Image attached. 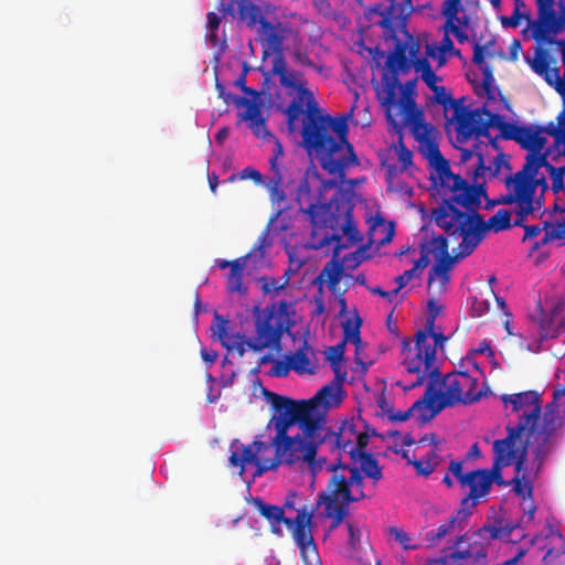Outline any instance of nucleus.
Here are the masks:
<instances>
[{
	"mask_svg": "<svg viewBox=\"0 0 565 565\" xmlns=\"http://www.w3.org/2000/svg\"><path fill=\"white\" fill-rule=\"evenodd\" d=\"M492 467L488 468L489 484H497L500 488H507L512 484V479L508 480L503 477V469L509 467V460H503L500 451L498 450L494 441L492 443Z\"/></svg>",
	"mask_w": 565,
	"mask_h": 565,
	"instance_id": "obj_46",
	"label": "nucleus"
},
{
	"mask_svg": "<svg viewBox=\"0 0 565 565\" xmlns=\"http://www.w3.org/2000/svg\"><path fill=\"white\" fill-rule=\"evenodd\" d=\"M526 62L531 66V68L540 76L544 78V81L553 86L556 92L562 96L563 108L559 113V120L562 125H564L565 120V73L563 77L559 76V70L556 66H551L552 57L548 54V51L541 45L535 47L533 58H526Z\"/></svg>",
	"mask_w": 565,
	"mask_h": 565,
	"instance_id": "obj_21",
	"label": "nucleus"
},
{
	"mask_svg": "<svg viewBox=\"0 0 565 565\" xmlns=\"http://www.w3.org/2000/svg\"><path fill=\"white\" fill-rule=\"evenodd\" d=\"M419 45L416 42L411 44L397 41L395 49L386 58L385 72L382 76V95L386 104L393 105L395 90L398 88V76L408 74L412 71V61L418 54Z\"/></svg>",
	"mask_w": 565,
	"mask_h": 565,
	"instance_id": "obj_16",
	"label": "nucleus"
},
{
	"mask_svg": "<svg viewBox=\"0 0 565 565\" xmlns=\"http://www.w3.org/2000/svg\"><path fill=\"white\" fill-rule=\"evenodd\" d=\"M484 195L482 185L466 183L443 196L440 204L433 209L435 223L449 236L461 238L458 247H478L487 236L484 220L478 212Z\"/></svg>",
	"mask_w": 565,
	"mask_h": 565,
	"instance_id": "obj_2",
	"label": "nucleus"
},
{
	"mask_svg": "<svg viewBox=\"0 0 565 565\" xmlns=\"http://www.w3.org/2000/svg\"><path fill=\"white\" fill-rule=\"evenodd\" d=\"M252 318L255 334L242 337L248 341L254 353H263L265 349L279 352L285 337H289L292 341L305 339V329L301 334L299 331H294L298 323L295 300L280 298L268 302L265 307L254 305Z\"/></svg>",
	"mask_w": 565,
	"mask_h": 565,
	"instance_id": "obj_3",
	"label": "nucleus"
},
{
	"mask_svg": "<svg viewBox=\"0 0 565 565\" xmlns=\"http://www.w3.org/2000/svg\"><path fill=\"white\" fill-rule=\"evenodd\" d=\"M359 435V428L353 417L344 416L334 426L324 425L317 431L306 434L312 450L327 446L331 455H345L350 445L356 443L354 438Z\"/></svg>",
	"mask_w": 565,
	"mask_h": 565,
	"instance_id": "obj_15",
	"label": "nucleus"
},
{
	"mask_svg": "<svg viewBox=\"0 0 565 565\" xmlns=\"http://www.w3.org/2000/svg\"><path fill=\"white\" fill-rule=\"evenodd\" d=\"M309 328H305V339L294 352H289L294 370L298 374H315L317 372L316 353L308 342Z\"/></svg>",
	"mask_w": 565,
	"mask_h": 565,
	"instance_id": "obj_33",
	"label": "nucleus"
},
{
	"mask_svg": "<svg viewBox=\"0 0 565 565\" xmlns=\"http://www.w3.org/2000/svg\"><path fill=\"white\" fill-rule=\"evenodd\" d=\"M397 124L398 126L395 129L403 126L409 127L419 143L436 139L437 131L435 127L425 122L424 113L418 108L401 114L397 118Z\"/></svg>",
	"mask_w": 565,
	"mask_h": 565,
	"instance_id": "obj_32",
	"label": "nucleus"
},
{
	"mask_svg": "<svg viewBox=\"0 0 565 565\" xmlns=\"http://www.w3.org/2000/svg\"><path fill=\"white\" fill-rule=\"evenodd\" d=\"M206 19H207L206 38L213 45H216L220 42L216 31L218 30L220 23L222 21V17L215 12H209L206 14Z\"/></svg>",
	"mask_w": 565,
	"mask_h": 565,
	"instance_id": "obj_64",
	"label": "nucleus"
},
{
	"mask_svg": "<svg viewBox=\"0 0 565 565\" xmlns=\"http://www.w3.org/2000/svg\"><path fill=\"white\" fill-rule=\"evenodd\" d=\"M417 78L407 81L404 85L398 81V88L395 90L393 105L383 100L382 87L377 89V99L385 110V116L391 126H398L397 118L401 114L417 109L416 105Z\"/></svg>",
	"mask_w": 565,
	"mask_h": 565,
	"instance_id": "obj_24",
	"label": "nucleus"
},
{
	"mask_svg": "<svg viewBox=\"0 0 565 565\" xmlns=\"http://www.w3.org/2000/svg\"><path fill=\"white\" fill-rule=\"evenodd\" d=\"M337 501L338 497H334L326 501L324 504L323 516L331 520L329 532L338 529L350 515V508L340 507L338 505Z\"/></svg>",
	"mask_w": 565,
	"mask_h": 565,
	"instance_id": "obj_50",
	"label": "nucleus"
},
{
	"mask_svg": "<svg viewBox=\"0 0 565 565\" xmlns=\"http://www.w3.org/2000/svg\"><path fill=\"white\" fill-rule=\"evenodd\" d=\"M480 499H477L470 492H467L461 499L459 508L456 509L457 514H461L463 519L469 520L472 514V508L478 504Z\"/></svg>",
	"mask_w": 565,
	"mask_h": 565,
	"instance_id": "obj_63",
	"label": "nucleus"
},
{
	"mask_svg": "<svg viewBox=\"0 0 565 565\" xmlns=\"http://www.w3.org/2000/svg\"><path fill=\"white\" fill-rule=\"evenodd\" d=\"M284 175L276 174L271 175L267 182V189L270 195V201L274 204H280L286 200V193L284 191Z\"/></svg>",
	"mask_w": 565,
	"mask_h": 565,
	"instance_id": "obj_57",
	"label": "nucleus"
},
{
	"mask_svg": "<svg viewBox=\"0 0 565 565\" xmlns=\"http://www.w3.org/2000/svg\"><path fill=\"white\" fill-rule=\"evenodd\" d=\"M488 546L467 531L456 535L429 565H488Z\"/></svg>",
	"mask_w": 565,
	"mask_h": 565,
	"instance_id": "obj_12",
	"label": "nucleus"
},
{
	"mask_svg": "<svg viewBox=\"0 0 565 565\" xmlns=\"http://www.w3.org/2000/svg\"><path fill=\"white\" fill-rule=\"evenodd\" d=\"M430 263L431 258L426 253L419 252V256L413 260L412 267L395 277V284L399 285V288H405L411 280L419 279Z\"/></svg>",
	"mask_w": 565,
	"mask_h": 565,
	"instance_id": "obj_47",
	"label": "nucleus"
},
{
	"mask_svg": "<svg viewBox=\"0 0 565 565\" xmlns=\"http://www.w3.org/2000/svg\"><path fill=\"white\" fill-rule=\"evenodd\" d=\"M254 384L260 386L262 396L265 402L269 405L271 416L266 425V431L268 437L265 439L264 435H257L250 444H243L239 439H233L230 445V457L231 462H250L258 456L269 449L274 451L278 446L285 445L292 438L290 435L291 429L298 428V425L289 414V409L286 408L280 401L275 397L274 391L262 384L260 379H256Z\"/></svg>",
	"mask_w": 565,
	"mask_h": 565,
	"instance_id": "obj_4",
	"label": "nucleus"
},
{
	"mask_svg": "<svg viewBox=\"0 0 565 565\" xmlns=\"http://www.w3.org/2000/svg\"><path fill=\"white\" fill-rule=\"evenodd\" d=\"M542 167L546 169L550 175L553 192L558 193L565 190V163L561 167H554L547 161V154H526L523 168L507 181L508 186L512 183L514 194L504 200L508 204L518 202L521 214H529L533 211V195L540 182L536 180V175Z\"/></svg>",
	"mask_w": 565,
	"mask_h": 565,
	"instance_id": "obj_7",
	"label": "nucleus"
},
{
	"mask_svg": "<svg viewBox=\"0 0 565 565\" xmlns=\"http://www.w3.org/2000/svg\"><path fill=\"white\" fill-rule=\"evenodd\" d=\"M434 93V100L441 105L447 111L448 109H451L452 111L457 108V105H460L463 99H455L452 96L447 93L446 88L444 86H438L435 89L431 90Z\"/></svg>",
	"mask_w": 565,
	"mask_h": 565,
	"instance_id": "obj_59",
	"label": "nucleus"
},
{
	"mask_svg": "<svg viewBox=\"0 0 565 565\" xmlns=\"http://www.w3.org/2000/svg\"><path fill=\"white\" fill-rule=\"evenodd\" d=\"M541 423L544 429V434L540 435L537 438H533V445L531 447L532 452L536 458H541L546 455V445L548 443V438L553 431V423L545 419V417L541 414Z\"/></svg>",
	"mask_w": 565,
	"mask_h": 565,
	"instance_id": "obj_54",
	"label": "nucleus"
},
{
	"mask_svg": "<svg viewBox=\"0 0 565 565\" xmlns=\"http://www.w3.org/2000/svg\"><path fill=\"white\" fill-rule=\"evenodd\" d=\"M499 131L502 139L515 141L521 148L529 151L527 154H542L541 151L547 142L545 134L554 137L557 141L565 142V120L564 125H562L559 114L556 117V124L551 121L545 127L539 125H518L505 121L503 116H501Z\"/></svg>",
	"mask_w": 565,
	"mask_h": 565,
	"instance_id": "obj_11",
	"label": "nucleus"
},
{
	"mask_svg": "<svg viewBox=\"0 0 565 565\" xmlns=\"http://www.w3.org/2000/svg\"><path fill=\"white\" fill-rule=\"evenodd\" d=\"M502 521H504L503 516H495L492 522L486 523L481 527L470 532L488 547L492 541L508 542L504 535Z\"/></svg>",
	"mask_w": 565,
	"mask_h": 565,
	"instance_id": "obj_45",
	"label": "nucleus"
},
{
	"mask_svg": "<svg viewBox=\"0 0 565 565\" xmlns=\"http://www.w3.org/2000/svg\"><path fill=\"white\" fill-rule=\"evenodd\" d=\"M540 398L541 394L535 390H527L520 393L500 395V401L502 402L504 408H508L510 406L513 413H519L523 408L532 406L530 411L540 408L541 414L543 415Z\"/></svg>",
	"mask_w": 565,
	"mask_h": 565,
	"instance_id": "obj_38",
	"label": "nucleus"
},
{
	"mask_svg": "<svg viewBox=\"0 0 565 565\" xmlns=\"http://www.w3.org/2000/svg\"><path fill=\"white\" fill-rule=\"evenodd\" d=\"M317 279L323 281L327 285L330 294L333 296L335 302L339 306V310H341V315H343L347 311V308H349L345 290L341 291L340 289V282L343 278H341V276L338 274L324 273V270L321 269Z\"/></svg>",
	"mask_w": 565,
	"mask_h": 565,
	"instance_id": "obj_48",
	"label": "nucleus"
},
{
	"mask_svg": "<svg viewBox=\"0 0 565 565\" xmlns=\"http://www.w3.org/2000/svg\"><path fill=\"white\" fill-rule=\"evenodd\" d=\"M298 93L287 106V127L296 130V121L303 114L302 146L308 153H313L321 168L330 174L343 175L345 168L356 164L358 158L348 141L349 126L347 117H331L323 114L311 90Z\"/></svg>",
	"mask_w": 565,
	"mask_h": 565,
	"instance_id": "obj_1",
	"label": "nucleus"
},
{
	"mask_svg": "<svg viewBox=\"0 0 565 565\" xmlns=\"http://www.w3.org/2000/svg\"><path fill=\"white\" fill-rule=\"evenodd\" d=\"M465 481L461 488H469L468 492L477 497V499H486L491 493L489 472L486 467L469 470Z\"/></svg>",
	"mask_w": 565,
	"mask_h": 565,
	"instance_id": "obj_40",
	"label": "nucleus"
},
{
	"mask_svg": "<svg viewBox=\"0 0 565 565\" xmlns=\"http://www.w3.org/2000/svg\"><path fill=\"white\" fill-rule=\"evenodd\" d=\"M500 119L501 115L491 113L486 105L470 109L461 103L457 105L449 120L455 122L457 140L467 142L473 136L476 138L488 137L490 128L499 129Z\"/></svg>",
	"mask_w": 565,
	"mask_h": 565,
	"instance_id": "obj_13",
	"label": "nucleus"
},
{
	"mask_svg": "<svg viewBox=\"0 0 565 565\" xmlns=\"http://www.w3.org/2000/svg\"><path fill=\"white\" fill-rule=\"evenodd\" d=\"M347 454L350 457L351 466L349 465L350 472H363L370 463H373L377 456L369 450L366 446H362L359 443H354L349 446Z\"/></svg>",
	"mask_w": 565,
	"mask_h": 565,
	"instance_id": "obj_44",
	"label": "nucleus"
},
{
	"mask_svg": "<svg viewBox=\"0 0 565 565\" xmlns=\"http://www.w3.org/2000/svg\"><path fill=\"white\" fill-rule=\"evenodd\" d=\"M282 210L279 207L270 217L265 231L254 247H291L288 237L291 235L288 224H278Z\"/></svg>",
	"mask_w": 565,
	"mask_h": 565,
	"instance_id": "obj_28",
	"label": "nucleus"
},
{
	"mask_svg": "<svg viewBox=\"0 0 565 565\" xmlns=\"http://www.w3.org/2000/svg\"><path fill=\"white\" fill-rule=\"evenodd\" d=\"M420 143L425 145L427 157L433 166V170L430 171V181L433 188L438 192V194L447 196L450 191L458 190L459 186H463L468 183V181L461 178L460 174L451 172L449 162L443 157L436 139H430L429 141Z\"/></svg>",
	"mask_w": 565,
	"mask_h": 565,
	"instance_id": "obj_17",
	"label": "nucleus"
},
{
	"mask_svg": "<svg viewBox=\"0 0 565 565\" xmlns=\"http://www.w3.org/2000/svg\"><path fill=\"white\" fill-rule=\"evenodd\" d=\"M507 435L503 438L494 439V444L503 460H509L515 476H529V452L533 445V438L544 434L541 423V411L523 412L516 424L509 422L505 426Z\"/></svg>",
	"mask_w": 565,
	"mask_h": 565,
	"instance_id": "obj_6",
	"label": "nucleus"
},
{
	"mask_svg": "<svg viewBox=\"0 0 565 565\" xmlns=\"http://www.w3.org/2000/svg\"><path fill=\"white\" fill-rule=\"evenodd\" d=\"M416 252L417 249H395L393 255L402 258L403 256H409ZM418 252L426 253V255L431 258L430 267L427 273L428 287L434 282H438L440 292L447 291L455 269V263L450 259L449 249H418Z\"/></svg>",
	"mask_w": 565,
	"mask_h": 565,
	"instance_id": "obj_18",
	"label": "nucleus"
},
{
	"mask_svg": "<svg viewBox=\"0 0 565 565\" xmlns=\"http://www.w3.org/2000/svg\"><path fill=\"white\" fill-rule=\"evenodd\" d=\"M289 409V414L303 434L317 431L330 422L329 412L339 407L348 396L347 390L338 382L323 384L309 398H294L274 392L273 394Z\"/></svg>",
	"mask_w": 565,
	"mask_h": 565,
	"instance_id": "obj_5",
	"label": "nucleus"
},
{
	"mask_svg": "<svg viewBox=\"0 0 565 565\" xmlns=\"http://www.w3.org/2000/svg\"><path fill=\"white\" fill-rule=\"evenodd\" d=\"M271 4H255L252 0H222L221 10L249 30H258L271 12Z\"/></svg>",
	"mask_w": 565,
	"mask_h": 565,
	"instance_id": "obj_19",
	"label": "nucleus"
},
{
	"mask_svg": "<svg viewBox=\"0 0 565 565\" xmlns=\"http://www.w3.org/2000/svg\"><path fill=\"white\" fill-rule=\"evenodd\" d=\"M311 452L313 450L306 434L298 429L289 441L278 446L274 451V458L268 457L269 469L270 471H277L281 465L294 467Z\"/></svg>",
	"mask_w": 565,
	"mask_h": 565,
	"instance_id": "obj_23",
	"label": "nucleus"
},
{
	"mask_svg": "<svg viewBox=\"0 0 565 565\" xmlns=\"http://www.w3.org/2000/svg\"><path fill=\"white\" fill-rule=\"evenodd\" d=\"M262 291L265 296L270 297V301H277L276 297L280 296L287 288L288 281L282 277L262 276L259 278Z\"/></svg>",
	"mask_w": 565,
	"mask_h": 565,
	"instance_id": "obj_51",
	"label": "nucleus"
},
{
	"mask_svg": "<svg viewBox=\"0 0 565 565\" xmlns=\"http://www.w3.org/2000/svg\"><path fill=\"white\" fill-rule=\"evenodd\" d=\"M335 459L327 467V471L331 473L329 488H331V498L338 497L337 490L340 483L348 486L349 478L341 473L342 470H349V463L343 460V455H334Z\"/></svg>",
	"mask_w": 565,
	"mask_h": 565,
	"instance_id": "obj_49",
	"label": "nucleus"
},
{
	"mask_svg": "<svg viewBox=\"0 0 565 565\" xmlns=\"http://www.w3.org/2000/svg\"><path fill=\"white\" fill-rule=\"evenodd\" d=\"M347 344V342L339 340L335 344L327 348L324 352V360L331 370H335V367H339L340 365H345Z\"/></svg>",
	"mask_w": 565,
	"mask_h": 565,
	"instance_id": "obj_53",
	"label": "nucleus"
},
{
	"mask_svg": "<svg viewBox=\"0 0 565 565\" xmlns=\"http://www.w3.org/2000/svg\"><path fill=\"white\" fill-rule=\"evenodd\" d=\"M437 458H439L437 450L431 449L426 456L419 459L414 458L411 460L408 458V462L413 466L417 476L428 478L435 470L437 463L434 462V460Z\"/></svg>",
	"mask_w": 565,
	"mask_h": 565,
	"instance_id": "obj_52",
	"label": "nucleus"
},
{
	"mask_svg": "<svg viewBox=\"0 0 565 565\" xmlns=\"http://www.w3.org/2000/svg\"><path fill=\"white\" fill-rule=\"evenodd\" d=\"M334 186L333 181L320 179L318 173L306 175L300 180L296 192L298 212L306 215L311 225V236H318L320 228L332 221V209L340 199L333 198L326 202V192Z\"/></svg>",
	"mask_w": 565,
	"mask_h": 565,
	"instance_id": "obj_8",
	"label": "nucleus"
},
{
	"mask_svg": "<svg viewBox=\"0 0 565 565\" xmlns=\"http://www.w3.org/2000/svg\"><path fill=\"white\" fill-rule=\"evenodd\" d=\"M413 11L412 0H386L365 9L364 18L369 26H380L383 38L396 39L397 30L406 25V19Z\"/></svg>",
	"mask_w": 565,
	"mask_h": 565,
	"instance_id": "obj_14",
	"label": "nucleus"
},
{
	"mask_svg": "<svg viewBox=\"0 0 565 565\" xmlns=\"http://www.w3.org/2000/svg\"><path fill=\"white\" fill-rule=\"evenodd\" d=\"M255 509L264 516L270 524L284 523L286 527L292 533L294 540L300 554L306 563L309 564L307 558V551L311 547L317 553V545L311 535V529L315 524L311 511L306 505L297 510V515L287 518L284 514V508L265 501L262 497H252L248 499Z\"/></svg>",
	"mask_w": 565,
	"mask_h": 565,
	"instance_id": "obj_9",
	"label": "nucleus"
},
{
	"mask_svg": "<svg viewBox=\"0 0 565 565\" xmlns=\"http://www.w3.org/2000/svg\"><path fill=\"white\" fill-rule=\"evenodd\" d=\"M402 364L405 366L408 374L416 375V380L412 384L405 386L404 390L407 392L417 386L425 385L426 391L423 396H427L428 401H433V392L436 391V376L440 375V366L418 363V370L414 371L411 367L416 364V362L408 361V358L404 359Z\"/></svg>",
	"mask_w": 565,
	"mask_h": 565,
	"instance_id": "obj_27",
	"label": "nucleus"
},
{
	"mask_svg": "<svg viewBox=\"0 0 565 565\" xmlns=\"http://www.w3.org/2000/svg\"><path fill=\"white\" fill-rule=\"evenodd\" d=\"M337 318L340 320V327L342 329L341 341L351 343L355 347V350H361L364 345L361 329L363 326V318L361 317L356 307L351 310L347 308V311L341 315L339 310Z\"/></svg>",
	"mask_w": 565,
	"mask_h": 565,
	"instance_id": "obj_31",
	"label": "nucleus"
},
{
	"mask_svg": "<svg viewBox=\"0 0 565 565\" xmlns=\"http://www.w3.org/2000/svg\"><path fill=\"white\" fill-rule=\"evenodd\" d=\"M333 207L330 224L320 228L319 235L311 236V242L302 247H347V244L342 243L343 236L347 237L348 244H363V236L353 220V205L350 201L341 198Z\"/></svg>",
	"mask_w": 565,
	"mask_h": 565,
	"instance_id": "obj_10",
	"label": "nucleus"
},
{
	"mask_svg": "<svg viewBox=\"0 0 565 565\" xmlns=\"http://www.w3.org/2000/svg\"><path fill=\"white\" fill-rule=\"evenodd\" d=\"M388 533H390L391 537L396 543H398L403 550L407 551V550L416 548V546L411 543L412 542L411 535L404 529H401L397 526H391L388 529Z\"/></svg>",
	"mask_w": 565,
	"mask_h": 565,
	"instance_id": "obj_62",
	"label": "nucleus"
},
{
	"mask_svg": "<svg viewBox=\"0 0 565 565\" xmlns=\"http://www.w3.org/2000/svg\"><path fill=\"white\" fill-rule=\"evenodd\" d=\"M540 316L536 319L537 333H543V339H557L565 333V320L555 315L545 313L542 305H539Z\"/></svg>",
	"mask_w": 565,
	"mask_h": 565,
	"instance_id": "obj_43",
	"label": "nucleus"
},
{
	"mask_svg": "<svg viewBox=\"0 0 565 565\" xmlns=\"http://www.w3.org/2000/svg\"><path fill=\"white\" fill-rule=\"evenodd\" d=\"M288 256V265L284 269L282 278L289 282V279L296 275L306 263V258H300V252L303 249H282Z\"/></svg>",
	"mask_w": 565,
	"mask_h": 565,
	"instance_id": "obj_56",
	"label": "nucleus"
},
{
	"mask_svg": "<svg viewBox=\"0 0 565 565\" xmlns=\"http://www.w3.org/2000/svg\"><path fill=\"white\" fill-rule=\"evenodd\" d=\"M537 6V19L530 17L531 36L534 40H545L547 33L558 34L565 30L564 12L565 0L559 1L558 15L554 10V0H535Z\"/></svg>",
	"mask_w": 565,
	"mask_h": 565,
	"instance_id": "obj_20",
	"label": "nucleus"
},
{
	"mask_svg": "<svg viewBox=\"0 0 565 565\" xmlns=\"http://www.w3.org/2000/svg\"><path fill=\"white\" fill-rule=\"evenodd\" d=\"M319 450L320 449L315 450V452L309 454L307 458L300 460V462H308L312 473H318L323 469L327 470L328 465L332 462L329 461L326 456H319Z\"/></svg>",
	"mask_w": 565,
	"mask_h": 565,
	"instance_id": "obj_60",
	"label": "nucleus"
},
{
	"mask_svg": "<svg viewBox=\"0 0 565 565\" xmlns=\"http://www.w3.org/2000/svg\"><path fill=\"white\" fill-rule=\"evenodd\" d=\"M290 29L280 21L267 20L258 28L256 40L263 47L264 56L273 54L274 57L284 56V42Z\"/></svg>",
	"mask_w": 565,
	"mask_h": 565,
	"instance_id": "obj_26",
	"label": "nucleus"
},
{
	"mask_svg": "<svg viewBox=\"0 0 565 565\" xmlns=\"http://www.w3.org/2000/svg\"><path fill=\"white\" fill-rule=\"evenodd\" d=\"M450 375H444L440 372V375L436 376V391L433 392V401H430L433 411L424 417L426 420H434L444 409L452 408L454 406L448 405V399H457L463 393V387L457 379L449 383Z\"/></svg>",
	"mask_w": 565,
	"mask_h": 565,
	"instance_id": "obj_25",
	"label": "nucleus"
},
{
	"mask_svg": "<svg viewBox=\"0 0 565 565\" xmlns=\"http://www.w3.org/2000/svg\"><path fill=\"white\" fill-rule=\"evenodd\" d=\"M316 250L320 252V249ZM343 250L344 249H321V255L331 256V259L322 267L324 273L338 274L344 279L350 276L351 271L361 266V259L356 257L353 249L341 257L340 255Z\"/></svg>",
	"mask_w": 565,
	"mask_h": 565,
	"instance_id": "obj_29",
	"label": "nucleus"
},
{
	"mask_svg": "<svg viewBox=\"0 0 565 565\" xmlns=\"http://www.w3.org/2000/svg\"><path fill=\"white\" fill-rule=\"evenodd\" d=\"M431 411L433 408L428 397L420 396L407 409L403 411L394 408L392 415H390L388 422L392 424H403L414 417L415 413H418L416 416V422L419 426H425L431 420H426L424 417L428 416Z\"/></svg>",
	"mask_w": 565,
	"mask_h": 565,
	"instance_id": "obj_34",
	"label": "nucleus"
},
{
	"mask_svg": "<svg viewBox=\"0 0 565 565\" xmlns=\"http://www.w3.org/2000/svg\"><path fill=\"white\" fill-rule=\"evenodd\" d=\"M211 330L217 334L218 339L227 337L231 332L228 318L214 310V319L211 326Z\"/></svg>",
	"mask_w": 565,
	"mask_h": 565,
	"instance_id": "obj_61",
	"label": "nucleus"
},
{
	"mask_svg": "<svg viewBox=\"0 0 565 565\" xmlns=\"http://www.w3.org/2000/svg\"><path fill=\"white\" fill-rule=\"evenodd\" d=\"M431 338L426 331L418 329L414 339L415 353L408 359L411 362H416L411 369L418 370V363L434 365L435 348L428 341Z\"/></svg>",
	"mask_w": 565,
	"mask_h": 565,
	"instance_id": "obj_39",
	"label": "nucleus"
},
{
	"mask_svg": "<svg viewBox=\"0 0 565 565\" xmlns=\"http://www.w3.org/2000/svg\"><path fill=\"white\" fill-rule=\"evenodd\" d=\"M268 463V457L258 456L250 462H231L230 465L239 468L238 473L249 488L257 478L270 471Z\"/></svg>",
	"mask_w": 565,
	"mask_h": 565,
	"instance_id": "obj_42",
	"label": "nucleus"
},
{
	"mask_svg": "<svg viewBox=\"0 0 565 565\" xmlns=\"http://www.w3.org/2000/svg\"><path fill=\"white\" fill-rule=\"evenodd\" d=\"M461 1L462 0H445L441 4V13L446 18L444 25L446 33L451 32L459 43H465L468 41V35L456 24Z\"/></svg>",
	"mask_w": 565,
	"mask_h": 565,
	"instance_id": "obj_41",
	"label": "nucleus"
},
{
	"mask_svg": "<svg viewBox=\"0 0 565 565\" xmlns=\"http://www.w3.org/2000/svg\"><path fill=\"white\" fill-rule=\"evenodd\" d=\"M291 370H294V366L289 355L285 359L275 358L266 374L270 377L285 379L289 375Z\"/></svg>",
	"mask_w": 565,
	"mask_h": 565,
	"instance_id": "obj_58",
	"label": "nucleus"
},
{
	"mask_svg": "<svg viewBox=\"0 0 565 565\" xmlns=\"http://www.w3.org/2000/svg\"><path fill=\"white\" fill-rule=\"evenodd\" d=\"M487 232L498 233L511 226V213L505 209H500L487 222L484 221Z\"/></svg>",
	"mask_w": 565,
	"mask_h": 565,
	"instance_id": "obj_55",
	"label": "nucleus"
},
{
	"mask_svg": "<svg viewBox=\"0 0 565 565\" xmlns=\"http://www.w3.org/2000/svg\"><path fill=\"white\" fill-rule=\"evenodd\" d=\"M395 234L393 222H387L381 216L370 220L367 231V243L361 244L359 247H382L391 243Z\"/></svg>",
	"mask_w": 565,
	"mask_h": 565,
	"instance_id": "obj_36",
	"label": "nucleus"
},
{
	"mask_svg": "<svg viewBox=\"0 0 565 565\" xmlns=\"http://www.w3.org/2000/svg\"><path fill=\"white\" fill-rule=\"evenodd\" d=\"M273 74L279 77L281 86L290 88L300 94H308L309 88L306 87V81L300 73L288 71L284 56L274 57L273 61Z\"/></svg>",
	"mask_w": 565,
	"mask_h": 565,
	"instance_id": "obj_37",
	"label": "nucleus"
},
{
	"mask_svg": "<svg viewBox=\"0 0 565 565\" xmlns=\"http://www.w3.org/2000/svg\"><path fill=\"white\" fill-rule=\"evenodd\" d=\"M510 486L514 494L522 499V507H527L525 509L526 522H532L536 512L533 479L530 476H514Z\"/></svg>",
	"mask_w": 565,
	"mask_h": 565,
	"instance_id": "obj_35",
	"label": "nucleus"
},
{
	"mask_svg": "<svg viewBox=\"0 0 565 565\" xmlns=\"http://www.w3.org/2000/svg\"><path fill=\"white\" fill-rule=\"evenodd\" d=\"M271 249H249V253L244 257L234 259L233 266L227 274L226 290L230 295L245 296L248 291L244 282V271L247 270V259L252 257H263L269 254Z\"/></svg>",
	"mask_w": 565,
	"mask_h": 565,
	"instance_id": "obj_30",
	"label": "nucleus"
},
{
	"mask_svg": "<svg viewBox=\"0 0 565 565\" xmlns=\"http://www.w3.org/2000/svg\"><path fill=\"white\" fill-rule=\"evenodd\" d=\"M245 74L239 75V77L235 81V84L239 86L246 95L252 97L250 99L237 97L238 106H244L246 108L245 113L243 114V119L248 121V127L252 129L256 137L265 139L270 134L266 129V119L262 116L260 93L256 89L245 86Z\"/></svg>",
	"mask_w": 565,
	"mask_h": 565,
	"instance_id": "obj_22",
	"label": "nucleus"
}]
</instances>
